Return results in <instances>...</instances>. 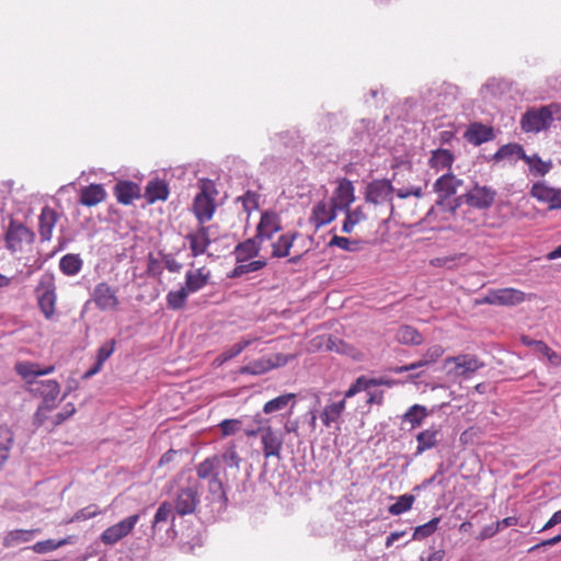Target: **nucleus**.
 <instances>
[{"label":"nucleus","instance_id":"31","mask_svg":"<svg viewBox=\"0 0 561 561\" xmlns=\"http://www.w3.org/2000/svg\"><path fill=\"white\" fill-rule=\"evenodd\" d=\"M522 342H523V344H525L527 346L534 347L537 352H539L543 356H546L551 365H553V366L561 365V355H559L557 352H554L545 342L533 340L529 336H523Z\"/></svg>","mask_w":561,"mask_h":561},{"label":"nucleus","instance_id":"34","mask_svg":"<svg viewBox=\"0 0 561 561\" xmlns=\"http://www.w3.org/2000/svg\"><path fill=\"white\" fill-rule=\"evenodd\" d=\"M295 398L296 396L294 393H285L282 396H278L270 401H267L263 405V412L265 414H271L280 410L286 409L288 405L293 409L295 407Z\"/></svg>","mask_w":561,"mask_h":561},{"label":"nucleus","instance_id":"55","mask_svg":"<svg viewBox=\"0 0 561 561\" xmlns=\"http://www.w3.org/2000/svg\"><path fill=\"white\" fill-rule=\"evenodd\" d=\"M352 244H357L356 241H351L348 238L340 237V236H333L329 242L330 247H337L345 251H353L354 248H352Z\"/></svg>","mask_w":561,"mask_h":561},{"label":"nucleus","instance_id":"64","mask_svg":"<svg viewBox=\"0 0 561 561\" xmlns=\"http://www.w3.org/2000/svg\"><path fill=\"white\" fill-rule=\"evenodd\" d=\"M550 209L561 208V190H554L552 201L549 206Z\"/></svg>","mask_w":561,"mask_h":561},{"label":"nucleus","instance_id":"14","mask_svg":"<svg viewBox=\"0 0 561 561\" xmlns=\"http://www.w3.org/2000/svg\"><path fill=\"white\" fill-rule=\"evenodd\" d=\"M455 364L454 374L456 376L468 377L483 367V363L474 355L461 354L458 356H449L445 359L444 365Z\"/></svg>","mask_w":561,"mask_h":561},{"label":"nucleus","instance_id":"42","mask_svg":"<svg viewBox=\"0 0 561 561\" xmlns=\"http://www.w3.org/2000/svg\"><path fill=\"white\" fill-rule=\"evenodd\" d=\"M414 501V495L403 494L399 496L392 505L389 506L388 512L391 515H400L402 513H405L412 507Z\"/></svg>","mask_w":561,"mask_h":561},{"label":"nucleus","instance_id":"63","mask_svg":"<svg viewBox=\"0 0 561 561\" xmlns=\"http://www.w3.org/2000/svg\"><path fill=\"white\" fill-rule=\"evenodd\" d=\"M369 383L371 385V387H377V386L392 387L397 383V381L392 380V379H387V378H370Z\"/></svg>","mask_w":561,"mask_h":561},{"label":"nucleus","instance_id":"11","mask_svg":"<svg viewBox=\"0 0 561 561\" xmlns=\"http://www.w3.org/2000/svg\"><path fill=\"white\" fill-rule=\"evenodd\" d=\"M139 520V515L134 514L117 524L106 528L101 535V541L107 546L117 543L121 539L125 538L131 533L135 525Z\"/></svg>","mask_w":561,"mask_h":561},{"label":"nucleus","instance_id":"3","mask_svg":"<svg viewBox=\"0 0 561 561\" xmlns=\"http://www.w3.org/2000/svg\"><path fill=\"white\" fill-rule=\"evenodd\" d=\"M199 188V193L193 201L192 211L198 224H206L213 219L216 210L215 197L213 196L216 191L213 182L208 180H202Z\"/></svg>","mask_w":561,"mask_h":561},{"label":"nucleus","instance_id":"40","mask_svg":"<svg viewBox=\"0 0 561 561\" xmlns=\"http://www.w3.org/2000/svg\"><path fill=\"white\" fill-rule=\"evenodd\" d=\"M554 190L556 188L548 186L545 182H537L531 186L530 195L538 202L546 203L550 206Z\"/></svg>","mask_w":561,"mask_h":561},{"label":"nucleus","instance_id":"17","mask_svg":"<svg viewBox=\"0 0 561 561\" xmlns=\"http://www.w3.org/2000/svg\"><path fill=\"white\" fill-rule=\"evenodd\" d=\"M58 218L59 216L54 208L49 206L42 208L38 217V233L42 242H46L51 239Z\"/></svg>","mask_w":561,"mask_h":561},{"label":"nucleus","instance_id":"18","mask_svg":"<svg viewBox=\"0 0 561 561\" xmlns=\"http://www.w3.org/2000/svg\"><path fill=\"white\" fill-rule=\"evenodd\" d=\"M335 216L336 208L333 204L331 202L320 201L312 208L310 222L313 224L316 228H320L332 222Z\"/></svg>","mask_w":561,"mask_h":561},{"label":"nucleus","instance_id":"24","mask_svg":"<svg viewBox=\"0 0 561 561\" xmlns=\"http://www.w3.org/2000/svg\"><path fill=\"white\" fill-rule=\"evenodd\" d=\"M276 358H277V362H275V363L270 358H260V359L253 360V362L249 363L248 365L240 367L239 373L241 375H253V376L263 375V374L272 370L273 368L286 363V360L280 362V355H276Z\"/></svg>","mask_w":561,"mask_h":561},{"label":"nucleus","instance_id":"10","mask_svg":"<svg viewBox=\"0 0 561 561\" xmlns=\"http://www.w3.org/2000/svg\"><path fill=\"white\" fill-rule=\"evenodd\" d=\"M37 304L46 319H51L56 310V287L51 278L47 277L41 280L37 289Z\"/></svg>","mask_w":561,"mask_h":561},{"label":"nucleus","instance_id":"30","mask_svg":"<svg viewBox=\"0 0 561 561\" xmlns=\"http://www.w3.org/2000/svg\"><path fill=\"white\" fill-rule=\"evenodd\" d=\"M428 415L430 411L425 405L413 404L402 415V424H408L413 430L420 427Z\"/></svg>","mask_w":561,"mask_h":561},{"label":"nucleus","instance_id":"43","mask_svg":"<svg viewBox=\"0 0 561 561\" xmlns=\"http://www.w3.org/2000/svg\"><path fill=\"white\" fill-rule=\"evenodd\" d=\"M15 371L28 383H33L30 378L38 377V364L32 362H20L15 365Z\"/></svg>","mask_w":561,"mask_h":561},{"label":"nucleus","instance_id":"25","mask_svg":"<svg viewBox=\"0 0 561 561\" xmlns=\"http://www.w3.org/2000/svg\"><path fill=\"white\" fill-rule=\"evenodd\" d=\"M169 186L163 180L149 181L145 188V198L148 204L164 202L169 197Z\"/></svg>","mask_w":561,"mask_h":561},{"label":"nucleus","instance_id":"4","mask_svg":"<svg viewBox=\"0 0 561 561\" xmlns=\"http://www.w3.org/2000/svg\"><path fill=\"white\" fill-rule=\"evenodd\" d=\"M36 391L43 398V401L35 413V421L38 425H44L47 421L46 413L56 407L60 385L57 380L48 379L36 382Z\"/></svg>","mask_w":561,"mask_h":561},{"label":"nucleus","instance_id":"19","mask_svg":"<svg viewBox=\"0 0 561 561\" xmlns=\"http://www.w3.org/2000/svg\"><path fill=\"white\" fill-rule=\"evenodd\" d=\"M393 187L389 181H374L367 186L366 201L374 204H382L391 199Z\"/></svg>","mask_w":561,"mask_h":561},{"label":"nucleus","instance_id":"22","mask_svg":"<svg viewBox=\"0 0 561 561\" xmlns=\"http://www.w3.org/2000/svg\"><path fill=\"white\" fill-rule=\"evenodd\" d=\"M462 181L457 179L453 173H446L438 178L434 183V191L442 199H447L455 195Z\"/></svg>","mask_w":561,"mask_h":561},{"label":"nucleus","instance_id":"59","mask_svg":"<svg viewBox=\"0 0 561 561\" xmlns=\"http://www.w3.org/2000/svg\"><path fill=\"white\" fill-rule=\"evenodd\" d=\"M462 256H463V254H458L455 256L437 257L434 261H432V264L435 266H449L450 262H454L456 259H460Z\"/></svg>","mask_w":561,"mask_h":561},{"label":"nucleus","instance_id":"2","mask_svg":"<svg viewBox=\"0 0 561 561\" xmlns=\"http://www.w3.org/2000/svg\"><path fill=\"white\" fill-rule=\"evenodd\" d=\"M561 106L551 103L541 107H533L522 116L520 127L525 133H539L548 129L553 122V115L560 112Z\"/></svg>","mask_w":561,"mask_h":561},{"label":"nucleus","instance_id":"54","mask_svg":"<svg viewBox=\"0 0 561 561\" xmlns=\"http://www.w3.org/2000/svg\"><path fill=\"white\" fill-rule=\"evenodd\" d=\"M445 353V350L442 345L435 344L430 346L425 353L423 354V357L426 359V362L431 365L436 363Z\"/></svg>","mask_w":561,"mask_h":561},{"label":"nucleus","instance_id":"1","mask_svg":"<svg viewBox=\"0 0 561 561\" xmlns=\"http://www.w3.org/2000/svg\"><path fill=\"white\" fill-rule=\"evenodd\" d=\"M175 482L179 484L172 505L175 514L185 516L195 513L201 503L198 479L193 477L191 471H182Z\"/></svg>","mask_w":561,"mask_h":561},{"label":"nucleus","instance_id":"29","mask_svg":"<svg viewBox=\"0 0 561 561\" xmlns=\"http://www.w3.org/2000/svg\"><path fill=\"white\" fill-rule=\"evenodd\" d=\"M262 244L263 243H260L255 236L239 243L234 249L237 263L247 262L248 260L255 257L259 254Z\"/></svg>","mask_w":561,"mask_h":561},{"label":"nucleus","instance_id":"45","mask_svg":"<svg viewBox=\"0 0 561 561\" xmlns=\"http://www.w3.org/2000/svg\"><path fill=\"white\" fill-rule=\"evenodd\" d=\"M221 435L227 437L234 435L243 430V422L239 419H227L218 424Z\"/></svg>","mask_w":561,"mask_h":561},{"label":"nucleus","instance_id":"8","mask_svg":"<svg viewBox=\"0 0 561 561\" xmlns=\"http://www.w3.org/2000/svg\"><path fill=\"white\" fill-rule=\"evenodd\" d=\"M117 291V288L112 287L106 282H101L94 286L91 299L99 310L115 312L119 310L121 306Z\"/></svg>","mask_w":561,"mask_h":561},{"label":"nucleus","instance_id":"6","mask_svg":"<svg viewBox=\"0 0 561 561\" xmlns=\"http://www.w3.org/2000/svg\"><path fill=\"white\" fill-rule=\"evenodd\" d=\"M526 294L513 287L490 289L480 298L477 304L479 305H495V306H516L524 302Z\"/></svg>","mask_w":561,"mask_h":561},{"label":"nucleus","instance_id":"61","mask_svg":"<svg viewBox=\"0 0 561 561\" xmlns=\"http://www.w3.org/2000/svg\"><path fill=\"white\" fill-rule=\"evenodd\" d=\"M245 268H247V273H250V272H256L261 268H263L265 265H266V261L265 260H255V261H251L249 263H245Z\"/></svg>","mask_w":561,"mask_h":561},{"label":"nucleus","instance_id":"5","mask_svg":"<svg viewBox=\"0 0 561 561\" xmlns=\"http://www.w3.org/2000/svg\"><path fill=\"white\" fill-rule=\"evenodd\" d=\"M35 233L22 222L11 220L5 232V247L11 252H21L34 242Z\"/></svg>","mask_w":561,"mask_h":561},{"label":"nucleus","instance_id":"60","mask_svg":"<svg viewBox=\"0 0 561 561\" xmlns=\"http://www.w3.org/2000/svg\"><path fill=\"white\" fill-rule=\"evenodd\" d=\"M558 524H561V510L560 511H557L551 517L550 519L545 524V526L542 527L541 531L543 530H548L552 527H554L556 525Z\"/></svg>","mask_w":561,"mask_h":561},{"label":"nucleus","instance_id":"20","mask_svg":"<svg viewBox=\"0 0 561 561\" xmlns=\"http://www.w3.org/2000/svg\"><path fill=\"white\" fill-rule=\"evenodd\" d=\"M114 195L119 204L130 205L141 197V190L135 182L118 181L114 186Z\"/></svg>","mask_w":561,"mask_h":561},{"label":"nucleus","instance_id":"47","mask_svg":"<svg viewBox=\"0 0 561 561\" xmlns=\"http://www.w3.org/2000/svg\"><path fill=\"white\" fill-rule=\"evenodd\" d=\"M325 348L328 351H333V352H336L340 354H347V355H350L354 352L353 346H351L350 344L345 343L344 341H342L337 337H333V336H329L327 339Z\"/></svg>","mask_w":561,"mask_h":561},{"label":"nucleus","instance_id":"33","mask_svg":"<svg viewBox=\"0 0 561 561\" xmlns=\"http://www.w3.org/2000/svg\"><path fill=\"white\" fill-rule=\"evenodd\" d=\"M396 339L405 345H421L424 341L419 330L411 325H401L396 333Z\"/></svg>","mask_w":561,"mask_h":561},{"label":"nucleus","instance_id":"62","mask_svg":"<svg viewBox=\"0 0 561 561\" xmlns=\"http://www.w3.org/2000/svg\"><path fill=\"white\" fill-rule=\"evenodd\" d=\"M500 531L499 529V526L495 524V525H490V526H486L482 529L481 534H480V538L481 539H488V538H491L493 537L494 535H496L497 533Z\"/></svg>","mask_w":561,"mask_h":561},{"label":"nucleus","instance_id":"48","mask_svg":"<svg viewBox=\"0 0 561 561\" xmlns=\"http://www.w3.org/2000/svg\"><path fill=\"white\" fill-rule=\"evenodd\" d=\"M14 444V435L10 427L0 425V454H8Z\"/></svg>","mask_w":561,"mask_h":561},{"label":"nucleus","instance_id":"44","mask_svg":"<svg viewBox=\"0 0 561 561\" xmlns=\"http://www.w3.org/2000/svg\"><path fill=\"white\" fill-rule=\"evenodd\" d=\"M439 520L440 519L438 517H435V518L431 519L430 522H427L421 526H417L414 529L412 539L422 540L424 538H427L432 534H434L438 527Z\"/></svg>","mask_w":561,"mask_h":561},{"label":"nucleus","instance_id":"58","mask_svg":"<svg viewBox=\"0 0 561 561\" xmlns=\"http://www.w3.org/2000/svg\"><path fill=\"white\" fill-rule=\"evenodd\" d=\"M243 206L247 210H251L257 207V195L253 192L248 191L242 197Z\"/></svg>","mask_w":561,"mask_h":561},{"label":"nucleus","instance_id":"52","mask_svg":"<svg viewBox=\"0 0 561 561\" xmlns=\"http://www.w3.org/2000/svg\"><path fill=\"white\" fill-rule=\"evenodd\" d=\"M68 542H70L69 539H61V540L48 539V540H44V541H39V542L35 543L34 550L36 552H48V551L55 550V549L68 543Z\"/></svg>","mask_w":561,"mask_h":561},{"label":"nucleus","instance_id":"37","mask_svg":"<svg viewBox=\"0 0 561 561\" xmlns=\"http://www.w3.org/2000/svg\"><path fill=\"white\" fill-rule=\"evenodd\" d=\"M254 341H255V339H242L241 341H239L238 343L232 345L230 348L222 352L215 359V363L218 366L222 365L224 363H226V362L230 360L231 358L241 354L243 352V350L247 348L248 346H250Z\"/></svg>","mask_w":561,"mask_h":561},{"label":"nucleus","instance_id":"35","mask_svg":"<svg viewBox=\"0 0 561 561\" xmlns=\"http://www.w3.org/2000/svg\"><path fill=\"white\" fill-rule=\"evenodd\" d=\"M345 409V399L333 402L325 405L320 417L325 426H331L332 423H336Z\"/></svg>","mask_w":561,"mask_h":561},{"label":"nucleus","instance_id":"26","mask_svg":"<svg viewBox=\"0 0 561 561\" xmlns=\"http://www.w3.org/2000/svg\"><path fill=\"white\" fill-rule=\"evenodd\" d=\"M210 278L209 271H206L205 267H199L196 270H190L185 274V288L191 294L196 293L204 288Z\"/></svg>","mask_w":561,"mask_h":561},{"label":"nucleus","instance_id":"13","mask_svg":"<svg viewBox=\"0 0 561 561\" xmlns=\"http://www.w3.org/2000/svg\"><path fill=\"white\" fill-rule=\"evenodd\" d=\"M282 230V221L275 211H265L261 215L256 226L255 237L260 243L272 241L274 236Z\"/></svg>","mask_w":561,"mask_h":561},{"label":"nucleus","instance_id":"28","mask_svg":"<svg viewBox=\"0 0 561 561\" xmlns=\"http://www.w3.org/2000/svg\"><path fill=\"white\" fill-rule=\"evenodd\" d=\"M106 198V192L101 184H90L80 191V203L92 207L102 203Z\"/></svg>","mask_w":561,"mask_h":561},{"label":"nucleus","instance_id":"27","mask_svg":"<svg viewBox=\"0 0 561 561\" xmlns=\"http://www.w3.org/2000/svg\"><path fill=\"white\" fill-rule=\"evenodd\" d=\"M297 232H287L282 233L277 237L275 241H271V256L272 257H286L290 254V249L293 248L294 241L297 238Z\"/></svg>","mask_w":561,"mask_h":561},{"label":"nucleus","instance_id":"36","mask_svg":"<svg viewBox=\"0 0 561 561\" xmlns=\"http://www.w3.org/2000/svg\"><path fill=\"white\" fill-rule=\"evenodd\" d=\"M344 211L346 213V217L342 226V231L344 233H351L356 225L366 220V214L363 206H357L355 209L348 208Z\"/></svg>","mask_w":561,"mask_h":561},{"label":"nucleus","instance_id":"41","mask_svg":"<svg viewBox=\"0 0 561 561\" xmlns=\"http://www.w3.org/2000/svg\"><path fill=\"white\" fill-rule=\"evenodd\" d=\"M174 507L170 502H162L160 506L158 507L153 522H152V530L156 531V529L159 527L161 523L168 522L170 517H172V520H174Z\"/></svg>","mask_w":561,"mask_h":561},{"label":"nucleus","instance_id":"16","mask_svg":"<svg viewBox=\"0 0 561 561\" xmlns=\"http://www.w3.org/2000/svg\"><path fill=\"white\" fill-rule=\"evenodd\" d=\"M463 138L473 146H480L493 140L495 138V134L492 126L474 122L469 124L463 134Z\"/></svg>","mask_w":561,"mask_h":561},{"label":"nucleus","instance_id":"57","mask_svg":"<svg viewBox=\"0 0 561 561\" xmlns=\"http://www.w3.org/2000/svg\"><path fill=\"white\" fill-rule=\"evenodd\" d=\"M100 513L99 508L96 505H89L80 511H78L73 517V519L76 520H85V519H89V518H92L94 516H96L98 514Z\"/></svg>","mask_w":561,"mask_h":561},{"label":"nucleus","instance_id":"7","mask_svg":"<svg viewBox=\"0 0 561 561\" xmlns=\"http://www.w3.org/2000/svg\"><path fill=\"white\" fill-rule=\"evenodd\" d=\"M204 507L210 517L215 518L226 511L228 499L221 481L214 477L208 482L207 494L204 497Z\"/></svg>","mask_w":561,"mask_h":561},{"label":"nucleus","instance_id":"32","mask_svg":"<svg viewBox=\"0 0 561 561\" xmlns=\"http://www.w3.org/2000/svg\"><path fill=\"white\" fill-rule=\"evenodd\" d=\"M454 162V154L448 149H436L432 151L430 167L437 172L450 170Z\"/></svg>","mask_w":561,"mask_h":561},{"label":"nucleus","instance_id":"49","mask_svg":"<svg viewBox=\"0 0 561 561\" xmlns=\"http://www.w3.org/2000/svg\"><path fill=\"white\" fill-rule=\"evenodd\" d=\"M522 159L528 163L531 171H535L537 174L545 175L549 172V165L545 163L537 154L527 156L523 153Z\"/></svg>","mask_w":561,"mask_h":561},{"label":"nucleus","instance_id":"12","mask_svg":"<svg viewBox=\"0 0 561 561\" xmlns=\"http://www.w3.org/2000/svg\"><path fill=\"white\" fill-rule=\"evenodd\" d=\"M210 229V226L198 224L196 229L185 236V240L188 242V248L193 257L206 253L211 243Z\"/></svg>","mask_w":561,"mask_h":561},{"label":"nucleus","instance_id":"46","mask_svg":"<svg viewBox=\"0 0 561 561\" xmlns=\"http://www.w3.org/2000/svg\"><path fill=\"white\" fill-rule=\"evenodd\" d=\"M523 153H525L522 146L517 144H508L502 146L494 154L495 160H501L510 157L517 156L522 158Z\"/></svg>","mask_w":561,"mask_h":561},{"label":"nucleus","instance_id":"53","mask_svg":"<svg viewBox=\"0 0 561 561\" xmlns=\"http://www.w3.org/2000/svg\"><path fill=\"white\" fill-rule=\"evenodd\" d=\"M34 533V530H14L7 536L5 541L8 545H12L13 542H27L33 538Z\"/></svg>","mask_w":561,"mask_h":561},{"label":"nucleus","instance_id":"39","mask_svg":"<svg viewBox=\"0 0 561 561\" xmlns=\"http://www.w3.org/2000/svg\"><path fill=\"white\" fill-rule=\"evenodd\" d=\"M191 294L185 287L178 290H171L167 295V305L172 310H180L186 305L187 296Z\"/></svg>","mask_w":561,"mask_h":561},{"label":"nucleus","instance_id":"23","mask_svg":"<svg viewBox=\"0 0 561 561\" xmlns=\"http://www.w3.org/2000/svg\"><path fill=\"white\" fill-rule=\"evenodd\" d=\"M443 438L440 426L432 425L416 435V453L421 454L435 447Z\"/></svg>","mask_w":561,"mask_h":561},{"label":"nucleus","instance_id":"9","mask_svg":"<svg viewBox=\"0 0 561 561\" xmlns=\"http://www.w3.org/2000/svg\"><path fill=\"white\" fill-rule=\"evenodd\" d=\"M497 196V192L492 186L474 185L463 194L465 203L476 209L485 210L492 207Z\"/></svg>","mask_w":561,"mask_h":561},{"label":"nucleus","instance_id":"56","mask_svg":"<svg viewBox=\"0 0 561 561\" xmlns=\"http://www.w3.org/2000/svg\"><path fill=\"white\" fill-rule=\"evenodd\" d=\"M214 459L206 458L202 463L197 467V474L201 479L208 478L214 471Z\"/></svg>","mask_w":561,"mask_h":561},{"label":"nucleus","instance_id":"38","mask_svg":"<svg viewBox=\"0 0 561 561\" xmlns=\"http://www.w3.org/2000/svg\"><path fill=\"white\" fill-rule=\"evenodd\" d=\"M59 267L68 276L78 274L82 267V261L76 254H67L61 257Z\"/></svg>","mask_w":561,"mask_h":561},{"label":"nucleus","instance_id":"21","mask_svg":"<svg viewBox=\"0 0 561 561\" xmlns=\"http://www.w3.org/2000/svg\"><path fill=\"white\" fill-rule=\"evenodd\" d=\"M261 443L264 456H279L282 449V433L267 426L262 430Z\"/></svg>","mask_w":561,"mask_h":561},{"label":"nucleus","instance_id":"15","mask_svg":"<svg viewBox=\"0 0 561 561\" xmlns=\"http://www.w3.org/2000/svg\"><path fill=\"white\" fill-rule=\"evenodd\" d=\"M355 201V188L353 183L343 179L339 182L337 187L333 192V196L331 198V203L336 208V210H346L350 208L351 204Z\"/></svg>","mask_w":561,"mask_h":561},{"label":"nucleus","instance_id":"50","mask_svg":"<svg viewBox=\"0 0 561 561\" xmlns=\"http://www.w3.org/2000/svg\"><path fill=\"white\" fill-rule=\"evenodd\" d=\"M370 381V378H367L365 376H359L351 386L350 388L345 391L344 393V399H348V398H352L354 397L355 394H357L358 392L360 391H364V390H368L371 385L369 383Z\"/></svg>","mask_w":561,"mask_h":561},{"label":"nucleus","instance_id":"51","mask_svg":"<svg viewBox=\"0 0 561 561\" xmlns=\"http://www.w3.org/2000/svg\"><path fill=\"white\" fill-rule=\"evenodd\" d=\"M116 341L111 339L102 344L96 352V362L104 364L114 353Z\"/></svg>","mask_w":561,"mask_h":561}]
</instances>
